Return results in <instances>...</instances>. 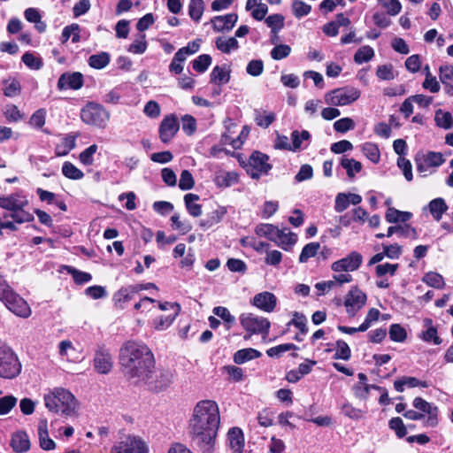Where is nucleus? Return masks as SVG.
<instances>
[{
	"mask_svg": "<svg viewBox=\"0 0 453 453\" xmlns=\"http://www.w3.org/2000/svg\"><path fill=\"white\" fill-rule=\"evenodd\" d=\"M0 300L16 316L27 319L31 315L28 303L8 285L0 276Z\"/></svg>",
	"mask_w": 453,
	"mask_h": 453,
	"instance_id": "5",
	"label": "nucleus"
},
{
	"mask_svg": "<svg viewBox=\"0 0 453 453\" xmlns=\"http://www.w3.org/2000/svg\"><path fill=\"white\" fill-rule=\"evenodd\" d=\"M311 134L308 131L303 130L299 132L295 130L291 133V151H297L303 150L307 147Z\"/></svg>",
	"mask_w": 453,
	"mask_h": 453,
	"instance_id": "33",
	"label": "nucleus"
},
{
	"mask_svg": "<svg viewBox=\"0 0 453 453\" xmlns=\"http://www.w3.org/2000/svg\"><path fill=\"white\" fill-rule=\"evenodd\" d=\"M413 406L422 411L423 413H419L413 410H409L403 413V416L411 420H419L424 418V415L426 414L427 418L425 420V426L428 427H435L439 423L438 418V408L437 406L428 403L421 397H416L413 400Z\"/></svg>",
	"mask_w": 453,
	"mask_h": 453,
	"instance_id": "7",
	"label": "nucleus"
},
{
	"mask_svg": "<svg viewBox=\"0 0 453 453\" xmlns=\"http://www.w3.org/2000/svg\"><path fill=\"white\" fill-rule=\"evenodd\" d=\"M280 228L273 224L261 223L255 228V233L260 237H265L266 239L273 242Z\"/></svg>",
	"mask_w": 453,
	"mask_h": 453,
	"instance_id": "39",
	"label": "nucleus"
},
{
	"mask_svg": "<svg viewBox=\"0 0 453 453\" xmlns=\"http://www.w3.org/2000/svg\"><path fill=\"white\" fill-rule=\"evenodd\" d=\"M378 2L390 16H396L402 10V4L398 0H378Z\"/></svg>",
	"mask_w": 453,
	"mask_h": 453,
	"instance_id": "60",
	"label": "nucleus"
},
{
	"mask_svg": "<svg viewBox=\"0 0 453 453\" xmlns=\"http://www.w3.org/2000/svg\"><path fill=\"white\" fill-rule=\"evenodd\" d=\"M143 290V287L141 285H130L127 287L121 288L114 295V301L116 304H121L133 299L134 296L139 291Z\"/></svg>",
	"mask_w": 453,
	"mask_h": 453,
	"instance_id": "29",
	"label": "nucleus"
},
{
	"mask_svg": "<svg viewBox=\"0 0 453 453\" xmlns=\"http://www.w3.org/2000/svg\"><path fill=\"white\" fill-rule=\"evenodd\" d=\"M62 173L70 180H81L84 173L71 162H65L62 165Z\"/></svg>",
	"mask_w": 453,
	"mask_h": 453,
	"instance_id": "49",
	"label": "nucleus"
},
{
	"mask_svg": "<svg viewBox=\"0 0 453 453\" xmlns=\"http://www.w3.org/2000/svg\"><path fill=\"white\" fill-rule=\"evenodd\" d=\"M265 23L276 35L284 26V18L280 14H273L265 19Z\"/></svg>",
	"mask_w": 453,
	"mask_h": 453,
	"instance_id": "62",
	"label": "nucleus"
},
{
	"mask_svg": "<svg viewBox=\"0 0 453 453\" xmlns=\"http://www.w3.org/2000/svg\"><path fill=\"white\" fill-rule=\"evenodd\" d=\"M4 115L8 122H18L23 115L15 104H7L4 110Z\"/></svg>",
	"mask_w": 453,
	"mask_h": 453,
	"instance_id": "63",
	"label": "nucleus"
},
{
	"mask_svg": "<svg viewBox=\"0 0 453 453\" xmlns=\"http://www.w3.org/2000/svg\"><path fill=\"white\" fill-rule=\"evenodd\" d=\"M220 416L218 403L212 400L199 401L189 421L193 442L205 453H211L219 428Z\"/></svg>",
	"mask_w": 453,
	"mask_h": 453,
	"instance_id": "1",
	"label": "nucleus"
},
{
	"mask_svg": "<svg viewBox=\"0 0 453 453\" xmlns=\"http://www.w3.org/2000/svg\"><path fill=\"white\" fill-rule=\"evenodd\" d=\"M239 182V175L236 172L219 171L214 177V183L219 188H228Z\"/></svg>",
	"mask_w": 453,
	"mask_h": 453,
	"instance_id": "27",
	"label": "nucleus"
},
{
	"mask_svg": "<svg viewBox=\"0 0 453 453\" xmlns=\"http://www.w3.org/2000/svg\"><path fill=\"white\" fill-rule=\"evenodd\" d=\"M146 50L147 42L144 34H140L128 47V51L134 54H142Z\"/></svg>",
	"mask_w": 453,
	"mask_h": 453,
	"instance_id": "56",
	"label": "nucleus"
},
{
	"mask_svg": "<svg viewBox=\"0 0 453 453\" xmlns=\"http://www.w3.org/2000/svg\"><path fill=\"white\" fill-rule=\"evenodd\" d=\"M81 120L90 126L104 128L110 119V112L101 104L88 103L81 111Z\"/></svg>",
	"mask_w": 453,
	"mask_h": 453,
	"instance_id": "9",
	"label": "nucleus"
},
{
	"mask_svg": "<svg viewBox=\"0 0 453 453\" xmlns=\"http://www.w3.org/2000/svg\"><path fill=\"white\" fill-rule=\"evenodd\" d=\"M22 62L31 70H39L42 66V60L35 53L26 52L22 56Z\"/></svg>",
	"mask_w": 453,
	"mask_h": 453,
	"instance_id": "55",
	"label": "nucleus"
},
{
	"mask_svg": "<svg viewBox=\"0 0 453 453\" xmlns=\"http://www.w3.org/2000/svg\"><path fill=\"white\" fill-rule=\"evenodd\" d=\"M292 11L294 15L300 19L311 12V6L302 0H294L292 3Z\"/></svg>",
	"mask_w": 453,
	"mask_h": 453,
	"instance_id": "59",
	"label": "nucleus"
},
{
	"mask_svg": "<svg viewBox=\"0 0 453 453\" xmlns=\"http://www.w3.org/2000/svg\"><path fill=\"white\" fill-rule=\"evenodd\" d=\"M297 242V234L287 228L280 229L273 242L282 250L290 251Z\"/></svg>",
	"mask_w": 453,
	"mask_h": 453,
	"instance_id": "24",
	"label": "nucleus"
},
{
	"mask_svg": "<svg viewBox=\"0 0 453 453\" xmlns=\"http://www.w3.org/2000/svg\"><path fill=\"white\" fill-rule=\"evenodd\" d=\"M362 202V196L354 193H339L334 201V211L338 213L344 211L350 204L357 205Z\"/></svg>",
	"mask_w": 453,
	"mask_h": 453,
	"instance_id": "22",
	"label": "nucleus"
},
{
	"mask_svg": "<svg viewBox=\"0 0 453 453\" xmlns=\"http://www.w3.org/2000/svg\"><path fill=\"white\" fill-rule=\"evenodd\" d=\"M3 83L5 85L3 88L4 95L8 97H14L20 94L21 85L15 78L4 80Z\"/></svg>",
	"mask_w": 453,
	"mask_h": 453,
	"instance_id": "42",
	"label": "nucleus"
},
{
	"mask_svg": "<svg viewBox=\"0 0 453 453\" xmlns=\"http://www.w3.org/2000/svg\"><path fill=\"white\" fill-rule=\"evenodd\" d=\"M226 441L231 453H243L245 439L243 432L239 427H232L226 434Z\"/></svg>",
	"mask_w": 453,
	"mask_h": 453,
	"instance_id": "20",
	"label": "nucleus"
},
{
	"mask_svg": "<svg viewBox=\"0 0 453 453\" xmlns=\"http://www.w3.org/2000/svg\"><path fill=\"white\" fill-rule=\"evenodd\" d=\"M45 406L53 412L61 413L65 417L75 414L77 402L73 395L62 388H55L44 395Z\"/></svg>",
	"mask_w": 453,
	"mask_h": 453,
	"instance_id": "4",
	"label": "nucleus"
},
{
	"mask_svg": "<svg viewBox=\"0 0 453 453\" xmlns=\"http://www.w3.org/2000/svg\"><path fill=\"white\" fill-rule=\"evenodd\" d=\"M405 387L409 388L416 387L428 388L429 383L411 376H403L394 381V388L397 392H403Z\"/></svg>",
	"mask_w": 453,
	"mask_h": 453,
	"instance_id": "28",
	"label": "nucleus"
},
{
	"mask_svg": "<svg viewBox=\"0 0 453 453\" xmlns=\"http://www.w3.org/2000/svg\"><path fill=\"white\" fill-rule=\"evenodd\" d=\"M174 377L175 374L171 370L154 371V369H150L149 372H145L144 377L139 380V383L145 384L150 390L163 391L173 383Z\"/></svg>",
	"mask_w": 453,
	"mask_h": 453,
	"instance_id": "8",
	"label": "nucleus"
},
{
	"mask_svg": "<svg viewBox=\"0 0 453 453\" xmlns=\"http://www.w3.org/2000/svg\"><path fill=\"white\" fill-rule=\"evenodd\" d=\"M37 434L40 447L43 450H53L56 449V442L50 438L48 432V422L46 418H41L38 422Z\"/></svg>",
	"mask_w": 453,
	"mask_h": 453,
	"instance_id": "23",
	"label": "nucleus"
},
{
	"mask_svg": "<svg viewBox=\"0 0 453 453\" xmlns=\"http://www.w3.org/2000/svg\"><path fill=\"white\" fill-rule=\"evenodd\" d=\"M261 357V352L252 349L247 348L237 350L234 355V361L235 364L242 365L247 361L258 358Z\"/></svg>",
	"mask_w": 453,
	"mask_h": 453,
	"instance_id": "36",
	"label": "nucleus"
},
{
	"mask_svg": "<svg viewBox=\"0 0 453 453\" xmlns=\"http://www.w3.org/2000/svg\"><path fill=\"white\" fill-rule=\"evenodd\" d=\"M251 303L261 311L272 312L277 304L276 296L271 292H261L254 296Z\"/></svg>",
	"mask_w": 453,
	"mask_h": 453,
	"instance_id": "21",
	"label": "nucleus"
},
{
	"mask_svg": "<svg viewBox=\"0 0 453 453\" xmlns=\"http://www.w3.org/2000/svg\"><path fill=\"white\" fill-rule=\"evenodd\" d=\"M423 326L426 330L422 331L420 337L426 342H433L435 345L441 343V339L437 334V329L433 326L431 319L426 318L423 320Z\"/></svg>",
	"mask_w": 453,
	"mask_h": 453,
	"instance_id": "32",
	"label": "nucleus"
},
{
	"mask_svg": "<svg viewBox=\"0 0 453 453\" xmlns=\"http://www.w3.org/2000/svg\"><path fill=\"white\" fill-rule=\"evenodd\" d=\"M366 295L360 289L354 288L345 296L344 305L349 317H354L365 304Z\"/></svg>",
	"mask_w": 453,
	"mask_h": 453,
	"instance_id": "15",
	"label": "nucleus"
},
{
	"mask_svg": "<svg viewBox=\"0 0 453 453\" xmlns=\"http://www.w3.org/2000/svg\"><path fill=\"white\" fill-rule=\"evenodd\" d=\"M177 318L176 315L160 316L153 320V326L157 331L166 330Z\"/></svg>",
	"mask_w": 453,
	"mask_h": 453,
	"instance_id": "61",
	"label": "nucleus"
},
{
	"mask_svg": "<svg viewBox=\"0 0 453 453\" xmlns=\"http://www.w3.org/2000/svg\"><path fill=\"white\" fill-rule=\"evenodd\" d=\"M427 208L432 214L433 218L439 221L441 220L443 213H445L448 210V205L443 198L438 197L430 201L427 205Z\"/></svg>",
	"mask_w": 453,
	"mask_h": 453,
	"instance_id": "34",
	"label": "nucleus"
},
{
	"mask_svg": "<svg viewBox=\"0 0 453 453\" xmlns=\"http://www.w3.org/2000/svg\"><path fill=\"white\" fill-rule=\"evenodd\" d=\"M439 78L443 85L445 94L449 96H453V65H441L439 68Z\"/></svg>",
	"mask_w": 453,
	"mask_h": 453,
	"instance_id": "26",
	"label": "nucleus"
},
{
	"mask_svg": "<svg viewBox=\"0 0 453 453\" xmlns=\"http://www.w3.org/2000/svg\"><path fill=\"white\" fill-rule=\"evenodd\" d=\"M434 120L438 127L444 129H449L453 126V119L449 111H443L442 110L436 111Z\"/></svg>",
	"mask_w": 453,
	"mask_h": 453,
	"instance_id": "50",
	"label": "nucleus"
},
{
	"mask_svg": "<svg viewBox=\"0 0 453 453\" xmlns=\"http://www.w3.org/2000/svg\"><path fill=\"white\" fill-rule=\"evenodd\" d=\"M320 250V244L319 242L307 243L302 250L299 256L300 263H306L310 258L316 257Z\"/></svg>",
	"mask_w": 453,
	"mask_h": 453,
	"instance_id": "44",
	"label": "nucleus"
},
{
	"mask_svg": "<svg viewBox=\"0 0 453 453\" xmlns=\"http://www.w3.org/2000/svg\"><path fill=\"white\" fill-rule=\"evenodd\" d=\"M93 365L95 370L100 374L109 373L113 366V358L108 349L99 346L95 352Z\"/></svg>",
	"mask_w": 453,
	"mask_h": 453,
	"instance_id": "14",
	"label": "nucleus"
},
{
	"mask_svg": "<svg viewBox=\"0 0 453 453\" xmlns=\"http://www.w3.org/2000/svg\"><path fill=\"white\" fill-rule=\"evenodd\" d=\"M364 155L372 163H378L380 158V152L378 146L373 142H365L362 145Z\"/></svg>",
	"mask_w": 453,
	"mask_h": 453,
	"instance_id": "48",
	"label": "nucleus"
},
{
	"mask_svg": "<svg viewBox=\"0 0 453 453\" xmlns=\"http://www.w3.org/2000/svg\"><path fill=\"white\" fill-rule=\"evenodd\" d=\"M340 166L345 170L348 177L351 180L355 179L363 168L361 162L345 155L340 158Z\"/></svg>",
	"mask_w": 453,
	"mask_h": 453,
	"instance_id": "30",
	"label": "nucleus"
},
{
	"mask_svg": "<svg viewBox=\"0 0 453 453\" xmlns=\"http://www.w3.org/2000/svg\"><path fill=\"white\" fill-rule=\"evenodd\" d=\"M238 20L236 13L214 16L210 22L215 32H229L233 29Z\"/></svg>",
	"mask_w": 453,
	"mask_h": 453,
	"instance_id": "18",
	"label": "nucleus"
},
{
	"mask_svg": "<svg viewBox=\"0 0 453 453\" xmlns=\"http://www.w3.org/2000/svg\"><path fill=\"white\" fill-rule=\"evenodd\" d=\"M212 312L214 315L219 317L226 324V328L229 329L234 323L235 318L233 316L229 310L223 306H216L213 308Z\"/></svg>",
	"mask_w": 453,
	"mask_h": 453,
	"instance_id": "51",
	"label": "nucleus"
},
{
	"mask_svg": "<svg viewBox=\"0 0 453 453\" xmlns=\"http://www.w3.org/2000/svg\"><path fill=\"white\" fill-rule=\"evenodd\" d=\"M110 63V55L107 52L91 55L88 65L95 69H103Z\"/></svg>",
	"mask_w": 453,
	"mask_h": 453,
	"instance_id": "47",
	"label": "nucleus"
},
{
	"mask_svg": "<svg viewBox=\"0 0 453 453\" xmlns=\"http://www.w3.org/2000/svg\"><path fill=\"white\" fill-rule=\"evenodd\" d=\"M374 54V50L371 46H362L355 53L354 61L356 64L362 65L372 60Z\"/></svg>",
	"mask_w": 453,
	"mask_h": 453,
	"instance_id": "41",
	"label": "nucleus"
},
{
	"mask_svg": "<svg viewBox=\"0 0 453 453\" xmlns=\"http://www.w3.org/2000/svg\"><path fill=\"white\" fill-rule=\"evenodd\" d=\"M83 86V75L79 72L65 73L58 81V88L77 90Z\"/></svg>",
	"mask_w": 453,
	"mask_h": 453,
	"instance_id": "19",
	"label": "nucleus"
},
{
	"mask_svg": "<svg viewBox=\"0 0 453 453\" xmlns=\"http://www.w3.org/2000/svg\"><path fill=\"white\" fill-rule=\"evenodd\" d=\"M204 11L203 0H190L188 4V15L195 21L199 22Z\"/></svg>",
	"mask_w": 453,
	"mask_h": 453,
	"instance_id": "43",
	"label": "nucleus"
},
{
	"mask_svg": "<svg viewBox=\"0 0 453 453\" xmlns=\"http://www.w3.org/2000/svg\"><path fill=\"white\" fill-rule=\"evenodd\" d=\"M47 111L44 108L35 111L29 119V125L36 129H41L45 125Z\"/></svg>",
	"mask_w": 453,
	"mask_h": 453,
	"instance_id": "54",
	"label": "nucleus"
},
{
	"mask_svg": "<svg viewBox=\"0 0 453 453\" xmlns=\"http://www.w3.org/2000/svg\"><path fill=\"white\" fill-rule=\"evenodd\" d=\"M119 364L124 374L134 383L144 377L145 372L155 367V359L150 348L139 342L128 341L119 349Z\"/></svg>",
	"mask_w": 453,
	"mask_h": 453,
	"instance_id": "2",
	"label": "nucleus"
},
{
	"mask_svg": "<svg viewBox=\"0 0 453 453\" xmlns=\"http://www.w3.org/2000/svg\"><path fill=\"white\" fill-rule=\"evenodd\" d=\"M362 261V255L357 251H352L347 257L334 262L331 269L335 273L353 272L359 268Z\"/></svg>",
	"mask_w": 453,
	"mask_h": 453,
	"instance_id": "16",
	"label": "nucleus"
},
{
	"mask_svg": "<svg viewBox=\"0 0 453 453\" xmlns=\"http://www.w3.org/2000/svg\"><path fill=\"white\" fill-rule=\"evenodd\" d=\"M76 136L68 134L64 137L55 148V154L57 157H63L67 155L76 145Z\"/></svg>",
	"mask_w": 453,
	"mask_h": 453,
	"instance_id": "35",
	"label": "nucleus"
},
{
	"mask_svg": "<svg viewBox=\"0 0 453 453\" xmlns=\"http://www.w3.org/2000/svg\"><path fill=\"white\" fill-rule=\"evenodd\" d=\"M22 365L13 349L6 344H0V378L12 380L18 377Z\"/></svg>",
	"mask_w": 453,
	"mask_h": 453,
	"instance_id": "6",
	"label": "nucleus"
},
{
	"mask_svg": "<svg viewBox=\"0 0 453 453\" xmlns=\"http://www.w3.org/2000/svg\"><path fill=\"white\" fill-rule=\"evenodd\" d=\"M211 64V57L208 54H202L192 61V67L197 73H204Z\"/></svg>",
	"mask_w": 453,
	"mask_h": 453,
	"instance_id": "53",
	"label": "nucleus"
},
{
	"mask_svg": "<svg viewBox=\"0 0 453 453\" xmlns=\"http://www.w3.org/2000/svg\"><path fill=\"white\" fill-rule=\"evenodd\" d=\"M239 319L242 326L248 333L264 335L269 333L271 324L265 318L248 312L241 314Z\"/></svg>",
	"mask_w": 453,
	"mask_h": 453,
	"instance_id": "11",
	"label": "nucleus"
},
{
	"mask_svg": "<svg viewBox=\"0 0 453 453\" xmlns=\"http://www.w3.org/2000/svg\"><path fill=\"white\" fill-rule=\"evenodd\" d=\"M27 205L28 200L22 192L0 196V208L11 211L10 214H4V219L11 218L19 224L33 221L34 215L25 211Z\"/></svg>",
	"mask_w": 453,
	"mask_h": 453,
	"instance_id": "3",
	"label": "nucleus"
},
{
	"mask_svg": "<svg viewBox=\"0 0 453 453\" xmlns=\"http://www.w3.org/2000/svg\"><path fill=\"white\" fill-rule=\"evenodd\" d=\"M275 119V115L273 112H269L264 110H256L255 111V121L257 126L266 128L268 127Z\"/></svg>",
	"mask_w": 453,
	"mask_h": 453,
	"instance_id": "46",
	"label": "nucleus"
},
{
	"mask_svg": "<svg viewBox=\"0 0 453 453\" xmlns=\"http://www.w3.org/2000/svg\"><path fill=\"white\" fill-rule=\"evenodd\" d=\"M111 453H148V447L140 438L128 436L125 441L115 444Z\"/></svg>",
	"mask_w": 453,
	"mask_h": 453,
	"instance_id": "13",
	"label": "nucleus"
},
{
	"mask_svg": "<svg viewBox=\"0 0 453 453\" xmlns=\"http://www.w3.org/2000/svg\"><path fill=\"white\" fill-rule=\"evenodd\" d=\"M411 218V213L401 211L395 208L389 207L385 214V219L388 223L406 222Z\"/></svg>",
	"mask_w": 453,
	"mask_h": 453,
	"instance_id": "37",
	"label": "nucleus"
},
{
	"mask_svg": "<svg viewBox=\"0 0 453 453\" xmlns=\"http://www.w3.org/2000/svg\"><path fill=\"white\" fill-rule=\"evenodd\" d=\"M11 446L14 452L24 453L30 449L31 442L25 431H17L12 435Z\"/></svg>",
	"mask_w": 453,
	"mask_h": 453,
	"instance_id": "25",
	"label": "nucleus"
},
{
	"mask_svg": "<svg viewBox=\"0 0 453 453\" xmlns=\"http://www.w3.org/2000/svg\"><path fill=\"white\" fill-rule=\"evenodd\" d=\"M269 157L262 152L254 151L249 159L248 173L253 179H258L263 174H267L272 166L268 163Z\"/></svg>",
	"mask_w": 453,
	"mask_h": 453,
	"instance_id": "12",
	"label": "nucleus"
},
{
	"mask_svg": "<svg viewBox=\"0 0 453 453\" xmlns=\"http://www.w3.org/2000/svg\"><path fill=\"white\" fill-rule=\"evenodd\" d=\"M291 53V48L288 44H278L270 52L271 58L274 60H281L288 58Z\"/></svg>",
	"mask_w": 453,
	"mask_h": 453,
	"instance_id": "64",
	"label": "nucleus"
},
{
	"mask_svg": "<svg viewBox=\"0 0 453 453\" xmlns=\"http://www.w3.org/2000/svg\"><path fill=\"white\" fill-rule=\"evenodd\" d=\"M397 74V72L391 64L379 65L376 70V76L380 81H392Z\"/></svg>",
	"mask_w": 453,
	"mask_h": 453,
	"instance_id": "45",
	"label": "nucleus"
},
{
	"mask_svg": "<svg viewBox=\"0 0 453 453\" xmlns=\"http://www.w3.org/2000/svg\"><path fill=\"white\" fill-rule=\"evenodd\" d=\"M374 388L376 385L373 384L356 383L352 390L356 398L365 401L368 399L371 389H374Z\"/></svg>",
	"mask_w": 453,
	"mask_h": 453,
	"instance_id": "52",
	"label": "nucleus"
},
{
	"mask_svg": "<svg viewBox=\"0 0 453 453\" xmlns=\"http://www.w3.org/2000/svg\"><path fill=\"white\" fill-rule=\"evenodd\" d=\"M211 82L219 85L226 84L230 80L229 72L222 66L216 65L211 73Z\"/></svg>",
	"mask_w": 453,
	"mask_h": 453,
	"instance_id": "40",
	"label": "nucleus"
},
{
	"mask_svg": "<svg viewBox=\"0 0 453 453\" xmlns=\"http://www.w3.org/2000/svg\"><path fill=\"white\" fill-rule=\"evenodd\" d=\"M423 281L435 288H442L445 285L443 277L434 272L426 273L423 277Z\"/></svg>",
	"mask_w": 453,
	"mask_h": 453,
	"instance_id": "57",
	"label": "nucleus"
},
{
	"mask_svg": "<svg viewBox=\"0 0 453 453\" xmlns=\"http://www.w3.org/2000/svg\"><path fill=\"white\" fill-rule=\"evenodd\" d=\"M361 91L354 87H342L325 94V102L329 105L345 106L356 102Z\"/></svg>",
	"mask_w": 453,
	"mask_h": 453,
	"instance_id": "10",
	"label": "nucleus"
},
{
	"mask_svg": "<svg viewBox=\"0 0 453 453\" xmlns=\"http://www.w3.org/2000/svg\"><path fill=\"white\" fill-rule=\"evenodd\" d=\"M180 128L177 118L174 116L165 117L159 127V137L164 143H168L176 134Z\"/></svg>",
	"mask_w": 453,
	"mask_h": 453,
	"instance_id": "17",
	"label": "nucleus"
},
{
	"mask_svg": "<svg viewBox=\"0 0 453 453\" xmlns=\"http://www.w3.org/2000/svg\"><path fill=\"white\" fill-rule=\"evenodd\" d=\"M336 352L334 356V359L349 360L351 357V350L348 343L342 340H338L335 343Z\"/></svg>",
	"mask_w": 453,
	"mask_h": 453,
	"instance_id": "58",
	"label": "nucleus"
},
{
	"mask_svg": "<svg viewBox=\"0 0 453 453\" xmlns=\"http://www.w3.org/2000/svg\"><path fill=\"white\" fill-rule=\"evenodd\" d=\"M199 200V196L188 193L184 196V202L188 213L193 217L202 215V206L195 202Z\"/></svg>",
	"mask_w": 453,
	"mask_h": 453,
	"instance_id": "38",
	"label": "nucleus"
},
{
	"mask_svg": "<svg viewBox=\"0 0 453 453\" xmlns=\"http://www.w3.org/2000/svg\"><path fill=\"white\" fill-rule=\"evenodd\" d=\"M216 48L224 54H230L239 49V42L234 36H219L215 40Z\"/></svg>",
	"mask_w": 453,
	"mask_h": 453,
	"instance_id": "31",
	"label": "nucleus"
}]
</instances>
